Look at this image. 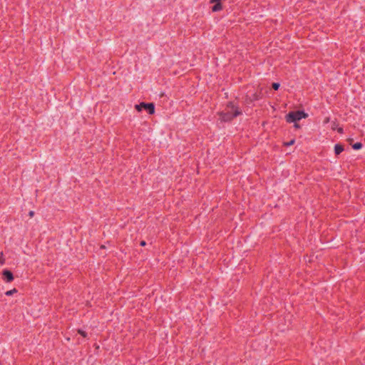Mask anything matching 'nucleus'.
I'll list each match as a JSON object with an SVG mask.
<instances>
[{
    "mask_svg": "<svg viewBox=\"0 0 365 365\" xmlns=\"http://www.w3.org/2000/svg\"><path fill=\"white\" fill-rule=\"evenodd\" d=\"M135 108L140 112L143 109L147 110L150 114H153L155 113V106L154 104L140 103V104L135 105Z\"/></svg>",
    "mask_w": 365,
    "mask_h": 365,
    "instance_id": "3",
    "label": "nucleus"
},
{
    "mask_svg": "<svg viewBox=\"0 0 365 365\" xmlns=\"http://www.w3.org/2000/svg\"><path fill=\"white\" fill-rule=\"evenodd\" d=\"M308 117V114L304 113V111L297 110L289 112L286 116L285 119L287 123H296L300 120L302 118H306Z\"/></svg>",
    "mask_w": 365,
    "mask_h": 365,
    "instance_id": "2",
    "label": "nucleus"
},
{
    "mask_svg": "<svg viewBox=\"0 0 365 365\" xmlns=\"http://www.w3.org/2000/svg\"><path fill=\"white\" fill-rule=\"evenodd\" d=\"M272 86V88L274 90H277L279 88V83H273Z\"/></svg>",
    "mask_w": 365,
    "mask_h": 365,
    "instance_id": "10",
    "label": "nucleus"
},
{
    "mask_svg": "<svg viewBox=\"0 0 365 365\" xmlns=\"http://www.w3.org/2000/svg\"><path fill=\"white\" fill-rule=\"evenodd\" d=\"M337 130H338V132H339V133H341L343 132V129H342V128H339Z\"/></svg>",
    "mask_w": 365,
    "mask_h": 365,
    "instance_id": "16",
    "label": "nucleus"
},
{
    "mask_svg": "<svg viewBox=\"0 0 365 365\" xmlns=\"http://www.w3.org/2000/svg\"><path fill=\"white\" fill-rule=\"evenodd\" d=\"M362 147V144L361 143H354L353 145H352V148L354 149V150H359L361 149Z\"/></svg>",
    "mask_w": 365,
    "mask_h": 365,
    "instance_id": "8",
    "label": "nucleus"
},
{
    "mask_svg": "<svg viewBox=\"0 0 365 365\" xmlns=\"http://www.w3.org/2000/svg\"><path fill=\"white\" fill-rule=\"evenodd\" d=\"M242 113L241 110L232 103L227 105L224 110L219 113L220 118L223 121L232 120L234 118Z\"/></svg>",
    "mask_w": 365,
    "mask_h": 365,
    "instance_id": "1",
    "label": "nucleus"
},
{
    "mask_svg": "<svg viewBox=\"0 0 365 365\" xmlns=\"http://www.w3.org/2000/svg\"><path fill=\"white\" fill-rule=\"evenodd\" d=\"M29 215L30 217H33L34 215V211H30Z\"/></svg>",
    "mask_w": 365,
    "mask_h": 365,
    "instance_id": "14",
    "label": "nucleus"
},
{
    "mask_svg": "<svg viewBox=\"0 0 365 365\" xmlns=\"http://www.w3.org/2000/svg\"><path fill=\"white\" fill-rule=\"evenodd\" d=\"M344 150V148L342 145L339 144H336L334 146V152L336 155H339Z\"/></svg>",
    "mask_w": 365,
    "mask_h": 365,
    "instance_id": "5",
    "label": "nucleus"
},
{
    "mask_svg": "<svg viewBox=\"0 0 365 365\" xmlns=\"http://www.w3.org/2000/svg\"><path fill=\"white\" fill-rule=\"evenodd\" d=\"M17 292H18L17 289L16 288H14L13 289H11V290H9V291L6 292L5 294L6 296H11L14 294L17 293Z\"/></svg>",
    "mask_w": 365,
    "mask_h": 365,
    "instance_id": "7",
    "label": "nucleus"
},
{
    "mask_svg": "<svg viewBox=\"0 0 365 365\" xmlns=\"http://www.w3.org/2000/svg\"><path fill=\"white\" fill-rule=\"evenodd\" d=\"M294 128H297V129H298V128H300V125H299L297 122H296V123H294Z\"/></svg>",
    "mask_w": 365,
    "mask_h": 365,
    "instance_id": "13",
    "label": "nucleus"
},
{
    "mask_svg": "<svg viewBox=\"0 0 365 365\" xmlns=\"http://www.w3.org/2000/svg\"><path fill=\"white\" fill-rule=\"evenodd\" d=\"M329 121V118H326L324 120V123H327Z\"/></svg>",
    "mask_w": 365,
    "mask_h": 365,
    "instance_id": "15",
    "label": "nucleus"
},
{
    "mask_svg": "<svg viewBox=\"0 0 365 365\" xmlns=\"http://www.w3.org/2000/svg\"><path fill=\"white\" fill-rule=\"evenodd\" d=\"M3 278L6 282H11L14 279V275L12 272L8 269L3 271Z\"/></svg>",
    "mask_w": 365,
    "mask_h": 365,
    "instance_id": "4",
    "label": "nucleus"
},
{
    "mask_svg": "<svg viewBox=\"0 0 365 365\" xmlns=\"http://www.w3.org/2000/svg\"><path fill=\"white\" fill-rule=\"evenodd\" d=\"M78 333L84 338L86 336V333L83 331L78 330Z\"/></svg>",
    "mask_w": 365,
    "mask_h": 365,
    "instance_id": "12",
    "label": "nucleus"
},
{
    "mask_svg": "<svg viewBox=\"0 0 365 365\" xmlns=\"http://www.w3.org/2000/svg\"><path fill=\"white\" fill-rule=\"evenodd\" d=\"M331 128H332L333 130H335V129H336V125H335V123H333Z\"/></svg>",
    "mask_w": 365,
    "mask_h": 365,
    "instance_id": "18",
    "label": "nucleus"
},
{
    "mask_svg": "<svg viewBox=\"0 0 365 365\" xmlns=\"http://www.w3.org/2000/svg\"><path fill=\"white\" fill-rule=\"evenodd\" d=\"M145 244H146V243H145V241H141V242H140V245H141V246H145Z\"/></svg>",
    "mask_w": 365,
    "mask_h": 365,
    "instance_id": "17",
    "label": "nucleus"
},
{
    "mask_svg": "<svg viewBox=\"0 0 365 365\" xmlns=\"http://www.w3.org/2000/svg\"><path fill=\"white\" fill-rule=\"evenodd\" d=\"M294 142H295V140H290L289 142L284 143V145H285V146L292 145L294 143Z\"/></svg>",
    "mask_w": 365,
    "mask_h": 365,
    "instance_id": "11",
    "label": "nucleus"
},
{
    "mask_svg": "<svg viewBox=\"0 0 365 365\" xmlns=\"http://www.w3.org/2000/svg\"><path fill=\"white\" fill-rule=\"evenodd\" d=\"M222 6L220 2H215V4L212 8V11L216 12L222 10Z\"/></svg>",
    "mask_w": 365,
    "mask_h": 365,
    "instance_id": "6",
    "label": "nucleus"
},
{
    "mask_svg": "<svg viewBox=\"0 0 365 365\" xmlns=\"http://www.w3.org/2000/svg\"><path fill=\"white\" fill-rule=\"evenodd\" d=\"M5 259L4 258L3 252H0V264H4Z\"/></svg>",
    "mask_w": 365,
    "mask_h": 365,
    "instance_id": "9",
    "label": "nucleus"
}]
</instances>
